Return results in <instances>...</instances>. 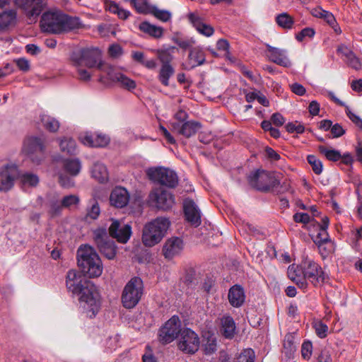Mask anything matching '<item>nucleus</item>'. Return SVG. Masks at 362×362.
<instances>
[{
    "mask_svg": "<svg viewBox=\"0 0 362 362\" xmlns=\"http://www.w3.org/2000/svg\"><path fill=\"white\" fill-rule=\"evenodd\" d=\"M67 290L79 296V301L90 317H95L100 308V296L95 286L81 272L69 270L66 276Z\"/></svg>",
    "mask_w": 362,
    "mask_h": 362,
    "instance_id": "nucleus-1",
    "label": "nucleus"
},
{
    "mask_svg": "<svg viewBox=\"0 0 362 362\" xmlns=\"http://www.w3.org/2000/svg\"><path fill=\"white\" fill-rule=\"evenodd\" d=\"M40 24L44 31L53 34L69 32L82 27L78 18L68 16L59 11L43 13Z\"/></svg>",
    "mask_w": 362,
    "mask_h": 362,
    "instance_id": "nucleus-2",
    "label": "nucleus"
},
{
    "mask_svg": "<svg viewBox=\"0 0 362 362\" xmlns=\"http://www.w3.org/2000/svg\"><path fill=\"white\" fill-rule=\"evenodd\" d=\"M78 265L90 277H98L103 273L101 259L95 249L89 245L81 246L78 250Z\"/></svg>",
    "mask_w": 362,
    "mask_h": 362,
    "instance_id": "nucleus-3",
    "label": "nucleus"
},
{
    "mask_svg": "<svg viewBox=\"0 0 362 362\" xmlns=\"http://www.w3.org/2000/svg\"><path fill=\"white\" fill-rule=\"evenodd\" d=\"M170 221L165 217H158L147 223L143 229L142 242L146 247H153L160 243L170 226Z\"/></svg>",
    "mask_w": 362,
    "mask_h": 362,
    "instance_id": "nucleus-4",
    "label": "nucleus"
},
{
    "mask_svg": "<svg viewBox=\"0 0 362 362\" xmlns=\"http://www.w3.org/2000/svg\"><path fill=\"white\" fill-rule=\"evenodd\" d=\"M45 139L42 136H28L23 143L22 153L34 164L39 165L45 157Z\"/></svg>",
    "mask_w": 362,
    "mask_h": 362,
    "instance_id": "nucleus-5",
    "label": "nucleus"
},
{
    "mask_svg": "<svg viewBox=\"0 0 362 362\" xmlns=\"http://www.w3.org/2000/svg\"><path fill=\"white\" fill-rule=\"evenodd\" d=\"M144 293V284L139 277L131 279L124 286L122 294V303L124 308L131 309L139 302Z\"/></svg>",
    "mask_w": 362,
    "mask_h": 362,
    "instance_id": "nucleus-6",
    "label": "nucleus"
},
{
    "mask_svg": "<svg viewBox=\"0 0 362 362\" xmlns=\"http://www.w3.org/2000/svg\"><path fill=\"white\" fill-rule=\"evenodd\" d=\"M71 59L76 66H86L88 68L97 67L100 63L106 64L101 60V52L98 48H83L74 52Z\"/></svg>",
    "mask_w": 362,
    "mask_h": 362,
    "instance_id": "nucleus-7",
    "label": "nucleus"
},
{
    "mask_svg": "<svg viewBox=\"0 0 362 362\" xmlns=\"http://www.w3.org/2000/svg\"><path fill=\"white\" fill-rule=\"evenodd\" d=\"M147 175L153 182L170 188H174L178 184L176 173L169 168L162 167L150 168L147 171Z\"/></svg>",
    "mask_w": 362,
    "mask_h": 362,
    "instance_id": "nucleus-8",
    "label": "nucleus"
},
{
    "mask_svg": "<svg viewBox=\"0 0 362 362\" xmlns=\"http://www.w3.org/2000/svg\"><path fill=\"white\" fill-rule=\"evenodd\" d=\"M93 239L100 252L107 259H112L116 255L115 242L109 239L106 228H100L93 231Z\"/></svg>",
    "mask_w": 362,
    "mask_h": 362,
    "instance_id": "nucleus-9",
    "label": "nucleus"
},
{
    "mask_svg": "<svg viewBox=\"0 0 362 362\" xmlns=\"http://www.w3.org/2000/svg\"><path fill=\"white\" fill-rule=\"evenodd\" d=\"M250 185L258 190L267 192L277 185V180L264 170H257L249 176Z\"/></svg>",
    "mask_w": 362,
    "mask_h": 362,
    "instance_id": "nucleus-10",
    "label": "nucleus"
},
{
    "mask_svg": "<svg viewBox=\"0 0 362 362\" xmlns=\"http://www.w3.org/2000/svg\"><path fill=\"white\" fill-rule=\"evenodd\" d=\"M180 320L178 317L173 316L159 330V339L163 344H168L181 334Z\"/></svg>",
    "mask_w": 362,
    "mask_h": 362,
    "instance_id": "nucleus-11",
    "label": "nucleus"
},
{
    "mask_svg": "<svg viewBox=\"0 0 362 362\" xmlns=\"http://www.w3.org/2000/svg\"><path fill=\"white\" fill-rule=\"evenodd\" d=\"M303 269L306 283L310 281L315 286H319L325 282V274L322 268L314 261L306 260L303 262Z\"/></svg>",
    "mask_w": 362,
    "mask_h": 362,
    "instance_id": "nucleus-12",
    "label": "nucleus"
},
{
    "mask_svg": "<svg viewBox=\"0 0 362 362\" xmlns=\"http://www.w3.org/2000/svg\"><path fill=\"white\" fill-rule=\"evenodd\" d=\"M149 201L158 209L167 210L173 207L175 204V197L168 190L156 188L151 192L148 196Z\"/></svg>",
    "mask_w": 362,
    "mask_h": 362,
    "instance_id": "nucleus-13",
    "label": "nucleus"
},
{
    "mask_svg": "<svg viewBox=\"0 0 362 362\" xmlns=\"http://www.w3.org/2000/svg\"><path fill=\"white\" fill-rule=\"evenodd\" d=\"M98 69L105 74L109 79L114 82H117L119 86L128 90H133L136 88V82L127 77L121 72L116 71L115 69L110 64H103L100 63Z\"/></svg>",
    "mask_w": 362,
    "mask_h": 362,
    "instance_id": "nucleus-14",
    "label": "nucleus"
},
{
    "mask_svg": "<svg viewBox=\"0 0 362 362\" xmlns=\"http://www.w3.org/2000/svg\"><path fill=\"white\" fill-rule=\"evenodd\" d=\"M178 347L187 354L195 353L199 347L198 335L190 329H182L178 342Z\"/></svg>",
    "mask_w": 362,
    "mask_h": 362,
    "instance_id": "nucleus-15",
    "label": "nucleus"
},
{
    "mask_svg": "<svg viewBox=\"0 0 362 362\" xmlns=\"http://www.w3.org/2000/svg\"><path fill=\"white\" fill-rule=\"evenodd\" d=\"M18 177L19 170L16 165L8 164L0 168V191L11 189Z\"/></svg>",
    "mask_w": 362,
    "mask_h": 362,
    "instance_id": "nucleus-16",
    "label": "nucleus"
},
{
    "mask_svg": "<svg viewBox=\"0 0 362 362\" xmlns=\"http://www.w3.org/2000/svg\"><path fill=\"white\" fill-rule=\"evenodd\" d=\"M81 199L77 194H68L64 196L59 202H52L50 204V213L53 216L61 214L64 209L73 210L78 208Z\"/></svg>",
    "mask_w": 362,
    "mask_h": 362,
    "instance_id": "nucleus-17",
    "label": "nucleus"
},
{
    "mask_svg": "<svg viewBox=\"0 0 362 362\" xmlns=\"http://www.w3.org/2000/svg\"><path fill=\"white\" fill-rule=\"evenodd\" d=\"M109 234L118 242L126 243L130 238L132 228L129 224L112 219V223L109 227Z\"/></svg>",
    "mask_w": 362,
    "mask_h": 362,
    "instance_id": "nucleus-18",
    "label": "nucleus"
},
{
    "mask_svg": "<svg viewBox=\"0 0 362 362\" xmlns=\"http://www.w3.org/2000/svg\"><path fill=\"white\" fill-rule=\"evenodd\" d=\"M15 4L23 9L27 16H38L46 5L47 0H14Z\"/></svg>",
    "mask_w": 362,
    "mask_h": 362,
    "instance_id": "nucleus-19",
    "label": "nucleus"
},
{
    "mask_svg": "<svg viewBox=\"0 0 362 362\" xmlns=\"http://www.w3.org/2000/svg\"><path fill=\"white\" fill-rule=\"evenodd\" d=\"M171 126L173 132L182 135L186 138H189L194 135L202 127L199 122L193 120L187 121L183 124L173 122Z\"/></svg>",
    "mask_w": 362,
    "mask_h": 362,
    "instance_id": "nucleus-20",
    "label": "nucleus"
},
{
    "mask_svg": "<svg viewBox=\"0 0 362 362\" xmlns=\"http://www.w3.org/2000/svg\"><path fill=\"white\" fill-rule=\"evenodd\" d=\"M185 216L192 226L197 227L201 224V214L194 202L186 199L183 203Z\"/></svg>",
    "mask_w": 362,
    "mask_h": 362,
    "instance_id": "nucleus-21",
    "label": "nucleus"
},
{
    "mask_svg": "<svg viewBox=\"0 0 362 362\" xmlns=\"http://www.w3.org/2000/svg\"><path fill=\"white\" fill-rule=\"evenodd\" d=\"M184 244L181 238L172 237L165 241L163 247V254L165 258L171 259L181 253Z\"/></svg>",
    "mask_w": 362,
    "mask_h": 362,
    "instance_id": "nucleus-22",
    "label": "nucleus"
},
{
    "mask_svg": "<svg viewBox=\"0 0 362 362\" xmlns=\"http://www.w3.org/2000/svg\"><path fill=\"white\" fill-rule=\"evenodd\" d=\"M81 142L90 147H104L110 141L108 136L101 134H91L86 132L79 136Z\"/></svg>",
    "mask_w": 362,
    "mask_h": 362,
    "instance_id": "nucleus-23",
    "label": "nucleus"
},
{
    "mask_svg": "<svg viewBox=\"0 0 362 362\" xmlns=\"http://www.w3.org/2000/svg\"><path fill=\"white\" fill-rule=\"evenodd\" d=\"M266 46L268 52L267 56L270 61L284 67H290L291 66V62L287 56L286 50L272 47L268 44Z\"/></svg>",
    "mask_w": 362,
    "mask_h": 362,
    "instance_id": "nucleus-24",
    "label": "nucleus"
},
{
    "mask_svg": "<svg viewBox=\"0 0 362 362\" xmlns=\"http://www.w3.org/2000/svg\"><path fill=\"white\" fill-rule=\"evenodd\" d=\"M188 19L199 34L206 37H211L214 34V28L204 23L203 19L197 13H189Z\"/></svg>",
    "mask_w": 362,
    "mask_h": 362,
    "instance_id": "nucleus-25",
    "label": "nucleus"
},
{
    "mask_svg": "<svg viewBox=\"0 0 362 362\" xmlns=\"http://www.w3.org/2000/svg\"><path fill=\"white\" fill-rule=\"evenodd\" d=\"M303 272V262L300 266L290 265L287 271L288 278L302 289L305 288L308 285L305 280Z\"/></svg>",
    "mask_w": 362,
    "mask_h": 362,
    "instance_id": "nucleus-26",
    "label": "nucleus"
},
{
    "mask_svg": "<svg viewBox=\"0 0 362 362\" xmlns=\"http://www.w3.org/2000/svg\"><path fill=\"white\" fill-rule=\"evenodd\" d=\"M129 201V193L127 189L123 187H115L110 194V204L117 208L124 207L128 204Z\"/></svg>",
    "mask_w": 362,
    "mask_h": 362,
    "instance_id": "nucleus-27",
    "label": "nucleus"
},
{
    "mask_svg": "<svg viewBox=\"0 0 362 362\" xmlns=\"http://www.w3.org/2000/svg\"><path fill=\"white\" fill-rule=\"evenodd\" d=\"M205 62V54L199 47H192L188 55V62L186 69H192Z\"/></svg>",
    "mask_w": 362,
    "mask_h": 362,
    "instance_id": "nucleus-28",
    "label": "nucleus"
},
{
    "mask_svg": "<svg viewBox=\"0 0 362 362\" xmlns=\"http://www.w3.org/2000/svg\"><path fill=\"white\" fill-rule=\"evenodd\" d=\"M228 297L230 305L235 308L240 307L245 299L244 290L239 285H235L230 288Z\"/></svg>",
    "mask_w": 362,
    "mask_h": 362,
    "instance_id": "nucleus-29",
    "label": "nucleus"
},
{
    "mask_svg": "<svg viewBox=\"0 0 362 362\" xmlns=\"http://www.w3.org/2000/svg\"><path fill=\"white\" fill-rule=\"evenodd\" d=\"M220 332L226 338L231 339L235 332V323L230 316H223L221 318Z\"/></svg>",
    "mask_w": 362,
    "mask_h": 362,
    "instance_id": "nucleus-30",
    "label": "nucleus"
},
{
    "mask_svg": "<svg viewBox=\"0 0 362 362\" xmlns=\"http://www.w3.org/2000/svg\"><path fill=\"white\" fill-rule=\"evenodd\" d=\"M64 170L70 176H77L81 169V163L78 158L65 159L63 164Z\"/></svg>",
    "mask_w": 362,
    "mask_h": 362,
    "instance_id": "nucleus-31",
    "label": "nucleus"
},
{
    "mask_svg": "<svg viewBox=\"0 0 362 362\" xmlns=\"http://www.w3.org/2000/svg\"><path fill=\"white\" fill-rule=\"evenodd\" d=\"M92 177L99 182H105L108 180V172L106 167L100 163H95L91 170Z\"/></svg>",
    "mask_w": 362,
    "mask_h": 362,
    "instance_id": "nucleus-32",
    "label": "nucleus"
},
{
    "mask_svg": "<svg viewBox=\"0 0 362 362\" xmlns=\"http://www.w3.org/2000/svg\"><path fill=\"white\" fill-rule=\"evenodd\" d=\"M16 20V11L10 9L0 13V29H4L13 25Z\"/></svg>",
    "mask_w": 362,
    "mask_h": 362,
    "instance_id": "nucleus-33",
    "label": "nucleus"
},
{
    "mask_svg": "<svg viewBox=\"0 0 362 362\" xmlns=\"http://www.w3.org/2000/svg\"><path fill=\"white\" fill-rule=\"evenodd\" d=\"M139 28L141 31L156 38L160 37L163 33V30L161 27L152 25L148 22L141 23L139 25Z\"/></svg>",
    "mask_w": 362,
    "mask_h": 362,
    "instance_id": "nucleus-34",
    "label": "nucleus"
},
{
    "mask_svg": "<svg viewBox=\"0 0 362 362\" xmlns=\"http://www.w3.org/2000/svg\"><path fill=\"white\" fill-rule=\"evenodd\" d=\"M60 149L62 152L69 155H74L77 153L76 144L69 137H64L59 142Z\"/></svg>",
    "mask_w": 362,
    "mask_h": 362,
    "instance_id": "nucleus-35",
    "label": "nucleus"
},
{
    "mask_svg": "<svg viewBox=\"0 0 362 362\" xmlns=\"http://www.w3.org/2000/svg\"><path fill=\"white\" fill-rule=\"evenodd\" d=\"M21 183L23 187H35L39 182V177L37 175L31 173L19 174Z\"/></svg>",
    "mask_w": 362,
    "mask_h": 362,
    "instance_id": "nucleus-36",
    "label": "nucleus"
},
{
    "mask_svg": "<svg viewBox=\"0 0 362 362\" xmlns=\"http://www.w3.org/2000/svg\"><path fill=\"white\" fill-rule=\"evenodd\" d=\"M100 214L99 204L95 198L90 199L88 206L86 209V218L95 220Z\"/></svg>",
    "mask_w": 362,
    "mask_h": 362,
    "instance_id": "nucleus-37",
    "label": "nucleus"
},
{
    "mask_svg": "<svg viewBox=\"0 0 362 362\" xmlns=\"http://www.w3.org/2000/svg\"><path fill=\"white\" fill-rule=\"evenodd\" d=\"M174 74V69L170 64L162 65L159 72V80L164 86L169 84V78Z\"/></svg>",
    "mask_w": 362,
    "mask_h": 362,
    "instance_id": "nucleus-38",
    "label": "nucleus"
},
{
    "mask_svg": "<svg viewBox=\"0 0 362 362\" xmlns=\"http://www.w3.org/2000/svg\"><path fill=\"white\" fill-rule=\"evenodd\" d=\"M317 245L319 252L323 259L326 258L335 250V245L332 240L322 242L316 244Z\"/></svg>",
    "mask_w": 362,
    "mask_h": 362,
    "instance_id": "nucleus-39",
    "label": "nucleus"
},
{
    "mask_svg": "<svg viewBox=\"0 0 362 362\" xmlns=\"http://www.w3.org/2000/svg\"><path fill=\"white\" fill-rule=\"evenodd\" d=\"M41 122L44 127L49 132H55L59 127V122L54 117H52L49 115H42Z\"/></svg>",
    "mask_w": 362,
    "mask_h": 362,
    "instance_id": "nucleus-40",
    "label": "nucleus"
},
{
    "mask_svg": "<svg viewBox=\"0 0 362 362\" xmlns=\"http://www.w3.org/2000/svg\"><path fill=\"white\" fill-rule=\"evenodd\" d=\"M319 151L323 154L327 159L331 161H337L341 158V155L339 151L328 148L324 146H320Z\"/></svg>",
    "mask_w": 362,
    "mask_h": 362,
    "instance_id": "nucleus-41",
    "label": "nucleus"
},
{
    "mask_svg": "<svg viewBox=\"0 0 362 362\" xmlns=\"http://www.w3.org/2000/svg\"><path fill=\"white\" fill-rule=\"evenodd\" d=\"M132 5L140 13H149L153 5L148 4V0H131Z\"/></svg>",
    "mask_w": 362,
    "mask_h": 362,
    "instance_id": "nucleus-42",
    "label": "nucleus"
},
{
    "mask_svg": "<svg viewBox=\"0 0 362 362\" xmlns=\"http://www.w3.org/2000/svg\"><path fill=\"white\" fill-rule=\"evenodd\" d=\"M149 13L152 14L157 19L163 22L169 21L172 17V14L170 11L167 10L159 9L156 6H153Z\"/></svg>",
    "mask_w": 362,
    "mask_h": 362,
    "instance_id": "nucleus-43",
    "label": "nucleus"
},
{
    "mask_svg": "<svg viewBox=\"0 0 362 362\" xmlns=\"http://www.w3.org/2000/svg\"><path fill=\"white\" fill-rule=\"evenodd\" d=\"M277 24L283 28L290 29L293 25V19L286 13H282L276 18Z\"/></svg>",
    "mask_w": 362,
    "mask_h": 362,
    "instance_id": "nucleus-44",
    "label": "nucleus"
},
{
    "mask_svg": "<svg viewBox=\"0 0 362 362\" xmlns=\"http://www.w3.org/2000/svg\"><path fill=\"white\" fill-rule=\"evenodd\" d=\"M294 336L292 334H287L284 339V349L286 355H291L296 350Z\"/></svg>",
    "mask_w": 362,
    "mask_h": 362,
    "instance_id": "nucleus-45",
    "label": "nucleus"
},
{
    "mask_svg": "<svg viewBox=\"0 0 362 362\" xmlns=\"http://www.w3.org/2000/svg\"><path fill=\"white\" fill-rule=\"evenodd\" d=\"M322 18L332 27L337 34H340L341 33V30L339 26V24L331 12L326 11Z\"/></svg>",
    "mask_w": 362,
    "mask_h": 362,
    "instance_id": "nucleus-46",
    "label": "nucleus"
},
{
    "mask_svg": "<svg viewBox=\"0 0 362 362\" xmlns=\"http://www.w3.org/2000/svg\"><path fill=\"white\" fill-rule=\"evenodd\" d=\"M307 160L315 174L320 175L322 173L323 168L322 163L316 156L310 155L308 156Z\"/></svg>",
    "mask_w": 362,
    "mask_h": 362,
    "instance_id": "nucleus-47",
    "label": "nucleus"
},
{
    "mask_svg": "<svg viewBox=\"0 0 362 362\" xmlns=\"http://www.w3.org/2000/svg\"><path fill=\"white\" fill-rule=\"evenodd\" d=\"M255 352L251 349L243 350L238 356L235 362H254Z\"/></svg>",
    "mask_w": 362,
    "mask_h": 362,
    "instance_id": "nucleus-48",
    "label": "nucleus"
},
{
    "mask_svg": "<svg viewBox=\"0 0 362 362\" xmlns=\"http://www.w3.org/2000/svg\"><path fill=\"white\" fill-rule=\"evenodd\" d=\"M204 351L206 354H211L216 350V339L214 335L209 336L204 343Z\"/></svg>",
    "mask_w": 362,
    "mask_h": 362,
    "instance_id": "nucleus-49",
    "label": "nucleus"
},
{
    "mask_svg": "<svg viewBox=\"0 0 362 362\" xmlns=\"http://www.w3.org/2000/svg\"><path fill=\"white\" fill-rule=\"evenodd\" d=\"M314 328L319 337L325 338L327 336L328 327L321 321L315 322L314 323Z\"/></svg>",
    "mask_w": 362,
    "mask_h": 362,
    "instance_id": "nucleus-50",
    "label": "nucleus"
},
{
    "mask_svg": "<svg viewBox=\"0 0 362 362\" xmlns=\"http://www.w3.org/2000/svg\"><path fill=\"white\" fill-rule=\"evenodd\" d=\"M286 129L289 133L296 132L297 134H302L305 130L304 126L298 122L288 123L286 126Z\"/></svg>",
    "mask_w": 362,
    "mask_h": 362,
    "instance_id": "nucleus-51",
    "label": "nucleus"
},
{
    "mask_svg": "<svg viewBox=\"0 0 362 362\" xmlns=\"http://www.w3.org/2000/svg\"><path fill=\"white\" fill-rule=\"evenodd\" d=\"M59 182L64 188H71L74 186V180L66 175L60 174L59 176Z\"/></svg>",
    "mask_w": 362,
    "mask_h": 362,
    "instance_id": "nucleus-52",
    "label": "nucleus"
},
{
    "mask_svg": "<svg viewBox=\"0 0 362 362\" xmlns=\"http://www.w3.org/2000/svg\"><path fill=\"white\" fill-rule=\"evenodd\" d=\"M330 240H332L329 238V234L327 232V228H320V230L314 240L315 243L317 244Z\"/></svg>",
    "mask_w": 362,
    "mask_h": 362,
    "instance_id": "nucleus-53",
    "label": "nucleus"
},
{
    "mask_svg": "<svg viewBox=\"0 0 362 362\" xmlns=\"http://www.w3.org/2000/svg\"><path fill=\"white\" fill-rule=\"evenodd\" d=\"M313 345L310 341H305L302 344L301 354L304 358H310L312 354Z\"/></svg>",
    "mask_w": 362,
    "mask_h": 362,
    "instance_id": "nucleus-54",
    "label": "nucleus"
},
{
    "mask_svg": "<svg viewBox=\"0 0 362 362\" xmlns=\"http://www.w3.org/2000/svg\"><path fill=\"white\" fill-rule=\"evenodd\" d=\"M315 35V31L313 28H305L303 29L297 35L296 39L298 41H303L305 37H312Z\"/></svg>",
    "mask_w": 362,
    "mask_h": 362,
    "instance_id": "nucleus-55",
    "label": "nucleus"
},
{
    "mask_svg": "<svg viewBox=\"0 0 362 362\" xmlns=\"http://www.w3.org/2000/svg\"><path fill=\"white\" fill-rule=\"evenodd\" d=\"M349 66H351L355 69H358L361 67V63L358 59L352 52L347 58L345 59Z\"/></svg>",
    "mask_w": 362,
    "mask_h": 362,
    "instance_id": "nucleus-56",
    "label": "nucleus"
},
{
    "mask_svg": "<svg viewBox=\"0 0 362 362\" xmlns=\"http://www.w3.org/2000/svg\"><path fill=\"white\" fill-rule=\"evenodd\" d=\"M173 58L172 54L167 51H161L158 52V59L162 63V65L170 64Z\"/></svg>",
    "mask_w": 362,
    "mask_h": 362,
    "instance_id": "nucleus-57",
    "label": "nucleus"
},
{
    "mask_svg": "<svg viewBox=\"0 0 362 362\" xmlns=\"http://www.w3.org/2000/svg\"><path fill=\"white\" fill-rule=\"evenodd\" d=\"M293 220L296 223H308L310 221V216L306 213H296L293 215Z\"/></svg>",
    "mask_w": 362,
    "mask_h": 362,
    "instance_id": "nucleus-58",
    "label": "nucleus"
},
{
    "mask_svg": "<svg viewBox=\"0 0 362 362\" xmlns=\"http://www.w3.org/2000/svg\"><path fill=\"white\" fill-rule=\"evenodd\" d=\"M346 113L348 117L358 127L362 128V119L354 113H353L349 108V107H346Z\"/></svg>",
    "mask_w": 362,
    "mask_h": 362,
    "instance_id": "nucleus-59",
    "label": "nucleus"
},
{
    "mask_svg": "<svg viewBox=\"0 0 362 362\" xmlns=\"http://www.w3.org/2000/svg\"><path fill=\"white\" fill-rule=\"evenodd\" d=\"M120 336L118 334H115L114 336L110 337L107 340L106 345L110 349H115L119 342Z\"/></svg>",
    "mask_w": 362,
    "mask_h": 362,
    "instance_id": "nucleus-60",
    "label": "nucleus"
},
{
    "mask_svg": "<svg viewBox=\"0 0 362 362\" xmlns=\"http://www.w3.org/2000/svg\"><path fill=\"white\" fill-rule=\"evenodd\" d=\"M108 52L112 57L116 58L122 55V49L119 45L114 44L110 46Z\"/></svg>",
    "mask_w": 362,
    "mask_h": 362,
    "instance_id": "nucleus-61",
    "label": "nucleus"
},
{
    "mask_svg": "<svg viewBox=\"0 0 362 362\" xmlns=\"http://www.w3.org/2000/svg\"><path fill=\"white\" fill-rule=\"evenodd\" d=\"M175 43L181 48L184 49H187L188 48H192L194 41L191 40H182V39H176Z\"/></svg>",
    "mask_w": 362,
    "mask_h": 362,
    "instance_id": "nucleus-62",
    "label": "nucleus"
},
{
    "mask_svg": "<svg viewBox=\"0 0 362 362\" xmlns=\"http://www.w3.org/2000/svg\"><path fill=\"white\" fill-rule=\"evenodd\" d=\"M271 121L274 125L280 127L285 122V119L280 113H274L271 117Z\"/></svg>",
    "mask_w": 362,
    "mask_h": 362,
    "instance_id": "nucleus-63",
    "label": "nucleus"
},
{
    "mask_svg": "<svg viewBox=\"0 0 362 362\" xmlns=\"http://www.w3.org/2000/svg\"><path fill=\"white\" fill-rule=\"evenodd\" d=\"M290 87L292 92L298 95H303L305 93V88L300 83H293Z\"/></svg>",
    "mask_w": 362,
    "mask_h": 362,
    "instance_id": "nucleus-64",
    "label": "nucleus"
}]
</instances>
